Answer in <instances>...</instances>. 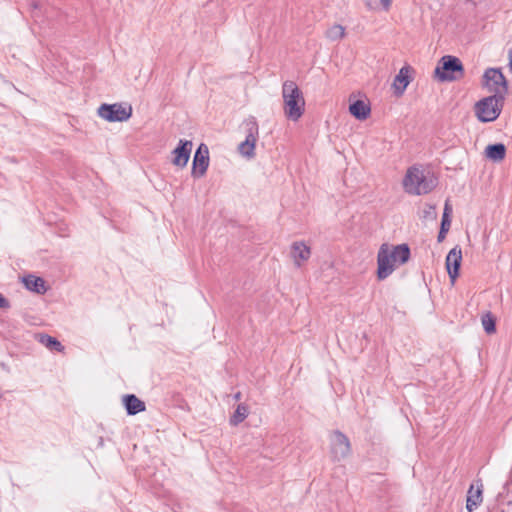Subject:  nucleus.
Segmentation results:
<instances>
[{"label": "nucleus", "instance_id": "obj_1", "mask_svg": "<svg viewBox=\"0 0 512 512\" xmlns=\"http://www.w3.org/2000/svg\"><path fill=\"white\" fill-rule=\"evenodd\" d=\"M409 258L410 249L407 244H382L377 254V278L386 279L398 266L408 262Z\"/></svg>", "mask_w": 512, "mask_h": 512}, {"label": "nucleus", "instance_id": "obj_2", "mask_svg": "<svg viewBox=\"0 0 512 512\" xmlns=\"http://www.w3.org/2000/svg\"><path fill=\"white\" fill-rule=\"evenodd\" d=\"M437 186V178L420 167H410L403 179L404 190L413 195L431 192Z\"/></svg>", "mask_w": 512, "mask_h": 512}, {"label": "nucleus", "instance_id": "obj_3", "mask_svg": "<svg viewBox=\"0 0 512 512\" xmlns=\"http://www.w3.org/2000/svg\"><path fill=\"white\" fill-rule=\"evenodd\" d=\"M284 115L292 120L300 119L305 111V99L294 81H285L282 85Z\"/></svg>", "mask_w": 512, "mask_h": 512}, {"label": "nucleus", "instance_id": "obj_4", "mask_svg": "<svg viewBox=\"0 0 512 512\" xmlns=\"http://www.w3.org/2000/svg\"><path fill=\"white\" fill-rule=\"evenodd\" d=\"M434 76L441 82L457 81L464 76L463 64L459 58L445 55L439 60Z\"/></svg>", "mask_w": 512, "mask_h": 512}, {"label": "nucleus", "instance_id": "obj_5", "mask_svg": "<svg viewBox=\"0 0 512 512\" xmlns=\"http://www.w3.org/2000/svg\"><path fill=\"white\" fill-rule=\"evenodd\" d=\"M504 99L496 96H488L478 101L475 105V112L481 122H492L496 120L503 107Z\"/></svg>", "mask_w": 512, "mask_h": 512}, {"label": "nucleus", "instance_id": "obj_6", "mask_svg": "<svg viewBox=\"0 0 512 512\" xmlns=\"http://www.w3.org/2000/svg\"><path fill=\"white\" fill-rule=\"evenodd\" d=\"M482 84L489 92L492 93L493 96L505 99L508 92V84L500 69H486L483 75Z\"/></svg>", "mask_w": 512, "mask_h": 512}, {"label": "nucleus", "instance_id": "obj_7", "mask_svg": "<svg viewBox=\"0 0 512 512\" xmlns=\"http://www.w3.org/2000/svg\"><path fill=\"white\" fill-rule=\"evenodd\" d=\"M132 106L127 103L102 104L98 116L108 122H124L132 116Z\"/></svg>", "mask_w": 512, "mask_h": 512}, {"label": "nucleus", "instance_id": "obj_8", "mask_svg": "<svg viewBox=\"0 0 512 512\" xmlns=\"http://www.w3.org/2000/svg\"><path fill=\"white\" fill-rule=\"evenodd\" d=\"M330 454L334 462H340L351 454L350 440L339 430L330 434Z\"/></svg>", "mask_w": 512, "mask_h": 512}, {"label": "nucleus", "instance_id": "obj_9", "mask_svg": "<svg viewBox=\"0 0 512 512\" xmlns=\"http://www.w3.org/2000/svg\"><path fill=\"white\" fill-rule=\"evenodd\" d=\"M209 166V150L205 144H200L196 150L192 163L191 174L194 178H201L205 175Z\"/></svg>", "mask_w": 512, "mask_h": 512}, {"label": "nucleus", "instance_id": "obj_10", "mask_svg": "<svg viewBox=\"0 0 512 512\" xmlns=\"http://www.w3.org/2000/svg\"><path fill=\"white\" fill-rule=\"evenodd\" d=\"M248 134L244 142H242L238 150L240 154L247 158H252L254 156L255 144L257 141L258 135V126L255 121L248 123Z\"/></svg>", "mask_w": 512, "mask_h": 512}, {"label": "nucleus", "instance_id": "obj_11", "mask_svg": "<svg viewBox=\"0 0 512 512\" xmlns=\"http://www.w3.org/2000/svg\"><path fill=\"white\" fill-rule=\"evenodd\" d=\"M192 146L191 141L180 140L178 146L172 151V164L184 168L189 161Z\"/></svg>", "mask_w": 512, "mask_h": 512}, {"label": "nucleus", "instance_id": "obj_12", "mask_svg": "<svg viewBox=\"0 0 512 512\" xmlns=\"http://www.w3.org/2000/svg\"><path fill=\"white\" fill-rule=\"evenodd\" d=\"M462 261V251L459 247L452 248L446 256V268L451 282L454 283L459 276Z\"/></svg>", "mask_w": 512, "mask_h": 512}, {"label": "nucleus", "instance_id": "obj_13", "mask_svg": "<svg viewBox=\"0 0 512 512\" xmlns=\"http://www.w3.org/2000/svg\"><path fill=\"white\" fill-rule=\"evenodd\" d=\"M290 254L294 265L300 268L309 260L311 256V249L305 242L295 241L291 245Z\"/></svg>", "mask_w": 512, "mask_h": 512}, {"label": "nucleus", "instance_id": "obj_14", "mask_svg": "<svg viewBox=\"0 0 512 512\" xmlns=\"http://www.w3.org/2000/svg\"><path fill=\"white\" fill-rule=\"evenodd\" d=\"M413 68L409 65L403 66L393 81L394 93L396 96H401L405 92L407 86L412 81Z\"/></svg>", "mask_w": 512, "mask_h": 512}, {"label": "nucleus", "instance_id": "obj_15", "mask_svg": "<svg viewBox=\"0 0 512 512\" xmlns=\"http://www.w3.org/2000/svg\"><path fill=\"white\" fill-rule=\"evenodd\" d=\"M123 403L128 415H135L146 409L145 403L133 394L125 395Z\"/></svg>", "mask_w": 512, "mask_h": 512}, {"label": "nucleus", "instance_id": "obj_16", "mask_svg": "<svg viewBox=\"0 0 512 512\" xmlns=\"http://www.w3.org/2000/svg\"><path fill=\"white\" fill-rule=\"evenodd\" d=\"M482 485L476 489L471 485L467 492L466 509L468 512H473L482 503Z\"/></svg>", "mask_w": 512, "mask_h": 512}, {"label": "nucleus", "instance_id": "obj_17", "mask_svg": "<svg viewBox=\"0 0 512 512\" xmlns=\"http://www.w3.org/2000/svg\"><path fill=\"white\" fill-rule=\"evenodd\" d=\"M349 112L358 120H365L369 117L371 108L364 100H356L349 106Z\"/></svg>", "mask_w": 512, "mask_h": 512}, {"label": "nucleus", "instance_id": "obj_18", "mask_svg": "<svg viewBox=\"0 0 512 512\" xmlns=\"http://www.w3.org/2000/svg\"><path fill=\"white\" fill-rule=\"evenodd\" d=\"M23 283L28 290L38 294H44L47 291L45 281L41 277L28 275L23 278Z\"/></svg>", "mask_w": 512, "mask_h": 512}, {"label": "nucleus", "instance_id": "obj_19", "mask_svg": "<svg viewBox=\"0 0 512 512\" xmlns=\"http://www.w3.org/2000/svg\"><path fill=\"white\" fill-rule=\"evenodd\" d=\"M506 147L502 143L488 145L485 149V156L495 162H500L505 158Z\"/></svg>", "mask_w": 512, "mask_h": 512}, {"label": "nucleus", "instance_id": "obj_20", "mask_svg": "<svg viewBox=\"0 0 512 512\" xmlns=\"http://www.w3.org/2000/svg\"><path fill=\"white\" fill-rule=\"evenodd\" d=\"M451 212H452V207L449 204V202L446 201L445 206H444L442 221H441V227H440V231L438 234L439 242H441L445 238L446 233L450 229L451 220L449 219V216H450Z\"/></svg>", "mask_w": 512, "mask_h": 512}, {"label": "nucleus", "instance_id": "obj_21", "mask_svg": "<svg viewBox=\"0 0 512 512\" xmlns=\"http://www.w3.org/2000/svg\"><path fill=\"white\" fill-rule=\"evenodd\" d=\"M248 413V407L245 404H239L230 418V424L237 426L246 419Z\"/></svg>", "mask_w": 512, "mask_h": 512}, {"label": "nucleus", "instance_id": "obj_22", "mask_svg": "<svg viewBox=\"0 0 512 512\" xmlns=\"http://www.w3.org/2000/svg\"><path fill=\"white\" fill-rule=\"evenodd\" d=\"M39 341L48 349L62 352L64 350V346L54 337H51L46 334H42L39 336Z\"/></svg>", "mask_w": 512, "mask_h": 512}, {"label": "nucleus", "instance_id": "obj_23", "mask_svg": "<svg viewBox=\"0 0 512 512\" xmlns=\"http://www.w3.org/2000/svg\"><path fill=\"white\" fill-rule=\"evenodd\" d=\"M367 9L376 11L384 10L385 12L390 10L393 0H364Z\"/></svg>", "mask_w": 512, "mask_h": 512}, {"label": "nucleus", "instance_id": "obj_24", "mask_svg": "<svg viewBox=\"0 0 512 512\" xmlns=\"http://www.w3.org/2000/svg\"><path fill=\"white\" fill-rule=\"evenodd\" d=\"M326 36L331 41H338L345 36V28L342 25L335 24L326 31Z\"/></svg>", "mask_w": 512, "mask_h": 512}, {"label": "nucleus", "instance_id": "obj_25", "mask_svg": "<svg viewBox=\"0 0 512 512\" xmlns=\"http://www.w3.org/2000/svg\"><path fill=\"white\" fill-rule=\"evenodd\" d=\"M481 322L486 333L492 334L496 331L495 318L490 312L485 313L481 317Z\"/></svg>", "mask_w": 512, "mask_h": 512}, {"label": "nucleus", "instance_id": "obj_26", "mask_svg": "<svg viewBox=\"0 0 512 512\" xmlns=\"http://www.w3.org/2000/svg\"><path fill=\"white\" fill-rule=\"evenodd\" d=\"M9 302L0 294V308H8Z\"/></svg>", "mask_w": 512, "mask_h": 512}, {"label": "nucleus", "instance_id": "obj_27", "mask_svg": "<svg viewBox=\"0 0 512 512\" xmlns=\"http://www.w3.org/2000/svg\"><path fill=\"white\" fill-rule=\"evenodd\" d=\"M425 207H428V210L425 211L426 215H430L431 214V210L435 209V206H433V205H426Z\"/></svg>", "mask_w": 512, "mask_h": 512}, {"label": "nucleus", "instance_id": "obj_28", "mask_svg": "<svg viewBox=\"0 0 512 512\" xmlns=\"http://www.w3.org/2000/svg\"><path fill=\"white\" fill-rule=\"evenodd\" d=\"M509 68H510V71L512 72V49L509 51Z\"/></svg>", "mask_w": 512, "mask_h": 512}, {"label": "nucleus", "instance_id": "obj_29", "mask_svg": "<svg viewBox=\"0 0 512 512\" xmlns=\"http://www.w3.org/2000/svg\"><path fill=\"white\" fill-rule=\"evenodd\" d=\"M234 398H235V400H240V398H241V393H240V392L236 393V394H235V396H234Z\"/></svg>", "mask_w": 512, "mask_h": 512}]
</instances>
